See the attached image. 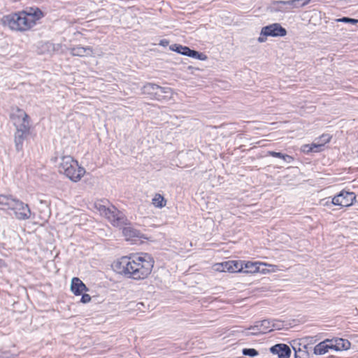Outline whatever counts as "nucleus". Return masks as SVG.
<instances>
[{
	"label": "nucleus",
	"mask_w": 358,
	"mask_h": 358,
	"mask_svg": "<svg viewBox=\"0 0 358 358\" xmlns=\"http://www.w3.org/2000/svg\"><path fill=\"white\" fill-rule=\"evenodd\" d=\"M59 171L73 182L79 181L85 173V169L71 156H63L59 165Z\"/></svg>",
	"instance_id": "3"
},
{
	"label": "nucleus",
	"mask_w": 358,
	"mask_h": 358,
	"mask_svg": "<svg viewBox=\"0 0 358 358\" xmlns=\"http://www.w3.org/2000/svg\"><path fill=\"white\" fill-rule=\"evenodd\" d=\"M333 341L332 350L336 351L346 350L350 348V343L343 338L331 339Z\"/></svg>",
	"instance_id": "19"
},
{
	"label": "nucleus",
	"mask_w": 358,
	"mask_h": 358,
	"mask_svg": "<svg viewBox=\"0 0 358 358\" xmlns=\"http://www.w3.org/2000/svg\"><path fill=\"white\" fill-rule=\"evenodd\" d=\"M270 351L273 355H277L278 358H289L291 355L290 348L284 343H279L272 346Z\"/></svg>",
	"instance_id": "11"
},
{
	"label": "nucleus",
	"mask_w": 358,
	"mask_h": 358,
	"mask_svg": "<svg viewBox=\"0 0 358 358\" xmlns=\"http://www.w3.org/2000/svg\"><path fill=\"white\" fill-rule=\"evenodd\" d=\"M122 233L126 237L127 240H129L132 238L141 237V232L131 227H126L123 228Z\"/></svg>",
	"instance_id": "23"
},
{
	"label": "nucleus",
	"mask_w": 358,
	"mask_h": 358,
	"mask_svg": "<svg viewBox=\"0 0 358 358\" xmlns=\"http://www.w3.org/2000/svg\"><path fill=\"white\" fill-rule=\"evenodd\" d=\"M91 301V296L88 294H83L82 295L80 301L83 303H88Z\"/></svg>",
	"instance_id": "33"
},
{
	"label": "nucleus",
	"mask_w": 358,
	"mask_h": 358,
	"mask_svg": "<svg viewBox=\"0 0 358 358\" xmlns=\"http://www.w3.org/2000/svg\"><path fill=\"white\" fill-rule=\"evenodd\" d=\"M268 155L269 156H271V157H273L281 158V159H282L284 161H285L287 162H290L291 161L293 160V158L291 156H289L288 155L282 154L281 152H275V151H268Z\"/></svg>",
	"instance_id": "27"
},
{
	"label": "nucleus",
	"mask_w": 358,
	"mask_h": 358,
	"mask_svg": "<svg viewBox=\"0 0 358 358\" xmlns=\"http://www.w3.org/2000/svg\"><path fill=\"white\" fill-rule=\"evenodd\" d=\"M271 321V331H273L275 329L280 330L283 328V324L282 323V322L275 320Z\"/></svg>",
	"instance_id": "31"
},
{
	"label": "nucleus",
	"mask_w": 358,
	"mask_h": 358,
	"mask_svg": "<svg viewBox=\"0 0 358 358\" xmlns=\"http://www.w3.org/2000/svg\"><path fill=\"white\" fill-rule=\"evenodd\" d=\"M29 132H24L22 131H16L15 133V144L17 151L22 150L23 142L29 136Z\"/></svg>",
	"instance_id": "20"
},
{
	"label": "nucleus",
	"mask_w": 358,
	"mask_h": 358,
	"mask_svg": "<svg viewBox=\"0 0 358 358\" xmlns=\"http://www.w3.org/2000/svg\"><path fill=\"white\" fill-rule=\"evenodd\" d=\"M15 200V199L11 196L0 195V208L3 210L10 209Z\"/></svg>",
	"instance_id": "22"
},
{
	"label": "nucleus",
	"mask_w": 358,
	"mask_h": 358,
	"mask_svg": "<svg viewBox=\"0 0 358 358\" xmlns=\"http://www.w3.org/2000/svg\"><path fill=\"white\" fill-rule=\"evenodd\" d=\"M188 48L189 47H187V46H183L182 45L176 44V43L173 44V45H170V47H169L171 50L176 52L182 55H186Z\"/></svg>",
	"instance_id": "25"
},
{
	"label": "nucleus",
	"mask_w": 358,
	"mask_h": 358,
	"mask_svg": "<svg viewBox=\"0 0 358 358\" xmlns=\"http://www.w3.org/2000/svg\"><path fill=\"white\" fill-rule=\"evenodd\" d=\"M43 17V13L38 8H30L27 10L5 15L1 21L4 26L12 30L24 31L31 29Z\"/></svg>",
	"instance_id": "2"
},
{
	"label": "nucleus",
	"mask_w": 358,
	"mask_h": 358,
	"mask_svg": "<svg viewBox=\"0 0 358 358\" xmlns=\"http://www.w3.org/2000/svg\"><path fill=\"white\" fill-rule=\"evenodd\" d=\"M222 271L230 273L241 272L243 270L242 264L236 261H228L221 264Z\"/></svg>",
	"instance_id": "17"
},
{
	"label": "nucleus",
	"mask_w": 358,
	"mask_h": 358,
	"mask_svg": "<svg viewBox=\"0 0 358 358\" xmlns=\"http://www.w3.org/2000/svg\"><path fill=\"white\" fill-rule=\"evenodd\" d=\"M245 268L247 269L245 271L246 273H256L259 271V267L257 263L248 262L245 264Z\"/></svg>",
	"instance_id": "28"
},
{
	"label": "nucleus",
	"mask_w": 358,
	"mask_h": 358,
	"mask_svg": "<svg viewBox=\"0 0 358 358\" xmlns=\"http://www.w3.org/2000/svg\"><path fill=\"white\" fill-rule=\"evenodd\" d=\"M287 34L286 29L278 23H273L262 27L261 35L268 36H284Z\"/></svg>",
	"instance_id": "9"
},
{
	"label": "nucleus",
	"mask_w": 358,
	"mask_h": 358,
	"mask_svg": "<svg viewBox=\"0 0 358 358\" xmlns=\"http://www.w3.org/2000/svg\"><path fill=\"white\" fill-rule=\"evenodd\" d=\"M114 226H120L124 224V217L115 206L108 207L103 215Z\"/></svg>",
	"instance_id": "10"
},
{
	"label": "nucleus",
	"mask_w": 358,
	"mask_h": 358,
	"mask_svg": "<svg viewBox=\"0 0 358 358\" xmlns=\"http://www.w3.org/2000/svg\"><path fill=\"white\" fill-rule=\"evenodd\" d=\"M242 352L243 355L248 356L250 357H255L259 355L258 351L254 348H244Z\"/></svg>",
	"instance_id": "29"
},
{
	"label": "nucleus",
	"mask_w": 358,
	"mask_h": 358,
	"mask_svg": "<svg viewBox=\"0 0 358 358\" xmlns=\"http://www.w3.org/2000/svg\"><path fill=\"white\" fill-rule=\"evenodd\" d=\"M331 136L328 134H322L317 143H313L310 145H306L305 148H308V152H318L322 151L324 145L330 141Z\"/></svg>",
	"instance_id": "12"
},
{
	"label": "nucleus",
	"mask_w": 358,
	"mask_h": 358,
	"mask_svg": "<svg viewBox=\"0 0 358 358\" xmlns=\"http://www.w3.org/2000/svg\"><path fill=\"white\" fill-rule=\"evenodd\" d=\"M10 210L13 211L15 217L20 220H28L31 215V212L29 206L16 199L11 206Z\"/></svg>",
	"instance_id": "7"
},
{
	"label": "nucleus",
	"mask_w": 358,
	"mask_h": 358,
	"mask_svg": "<svg viewBox=\"0 0 358 358\" xmlns=\"http://www.w3.org/2000/svg\"><path fill=\"white\" fill-rule=\"evenodd\" d=\"M155 99L158 101L169 100L172 96V90L170 87H164L158 85Z\"/></svg>",
	"instance_id": "18"
},
{
	"label": "nucleus",
	"mask_w": 358,
	"mask_h": 358,
	"mask_svg": "<svg viewBox=\"0 0 358 358\" xmlns=\"http://www.w3.org/2000/svg\"><path fill=\"white\" fill-rule=\"evenodd\" d=\"M71 289L76 295H80L83 291H87L88 289L83 281L78 278H73L71 280Z\"/></svg>",
	"instance_id": "16"
},
{
	"label": "nucleus",
	"mask_w": 358,
	"mask_h": 358,
	"mask_svg": "<svg viewBox=\"0 0 358 358\" xmlns=\"http://www.w3.org/2000/svg\"><path fill=\"white\" fill-rule=\"evenodd\" d=\"M159 44L163 47H166L167 45H169V41L166 39H162L160 41Z\"/></svg>",
	"instance_id": "34"
},
{
	"label": "nucleus",
	"mask_w": 358,
	"mask_h": 358,
	"mask_svg": "<svg viewBox=\"0 0 358 358\" xmlns=\"http://www.w3.org/2000/svg\"><path fill=\"white\" fill-rule=\"evenodd\" d=\"M335 20L338 22L351 23L353 24L358 23V20L350 18L348 17H343L341 18L336 19Z\"/></svg>",
	"instance_id": "30"
},
{
	"label": "nucleus",
	"mask_w": 358,
	"mask_h": 358,
	"mask_svg": "<svg viewBox=\"0 0 358 358\" xmlns=\"http://www.w3.org/2000/svg\"><path fill=\"white\" fill-rule=\"evenodd\" d=\"M152 203L155 207L162 208L166 206V200L160 194H156L152 200Z\"/></svg>",
	"instance_id": "24"
},
{
	"label": "nucleus",
	"mask_w": 358,
	"mask_h": 358,
	"mask_svg": "<svg viewBox=\"0 0 358 358\" xmlns=\"http://www.w3.org/2000/svg\"><path fill=\"white\" fill-rule=\"evenodd\" d=\"M294 351V358H309L310 354L307 344H302L297 341H294L292 345Z\"/></svg>",
	"instance_id": "13"
},
{
	"label": "nucleus",
	"mask_w": 358,
	"mask_h": 358,
	"mask_svg": "<svg viewBox=\"0 0 358 358\" xmlns=\"http://www.w3.org/2000/svg\"><path fill=\"white\" fill-rule=\"evenodd\" d=\"M70 53L73 56L84 57L92 55L93 50L91 47H83L81 45H76L69 48Z\"/></svg>",
	"instance_id": "15"
},
{
	"label": "nucleus",
	"mask_w": 358,
	"mask_h": 358,
	"mask_svg": "<svg viewBox=\"0 0 358 358\" xmlns=\"http://www.w3.org/2000/svg\"><path fill=\"white\" fill-rule=\"evenodd\" d=\"M310 0H288L278 1L273 3V8L275 11L289 12L292 8H299L308 5Z\"/></svg>",
	"instance_id": "5"
},
{
	"label": "nucleus",
	"mask_w": 358,
	"mask_h": 358,
	"mask_svg": "<svg viewBox=\"0 0 358 358\" xmlns=\"http://www.w3.org/2000/svg\"><path fill=\"white\" fill-rule=\"evenodd\" d=\"M154 259L148 253L131 257L124 256L112 264L115 271L134 280L148 278L154 266Z\"/></svg>",
	"instance_id": "1"
},
{
	"label": "nucleus",
	"mask_w": 358,
	"mask_h": 358,
	"mask_svg": "<svg viewBox=\"0 0 358 358\" xmlns=\"http://www.w3.org/2000/svg\"><path fill=\"white\" fill-rule=\"evenodd\" d=\"M246 330H248V328L246 329ZM252 331H257V329H250Z\"/></svg>",
	"instance_id": "36"
},
{
	"label": "nucleus",
	"mask_w": 358,
	"mask_h": 358,
	"mask_svg": "<svg viewBox=\"0 0 358 358\" xmlns=\"http://www.w3.org/2000/svg\"><path fill=\"white\" fill-rule=\"evenodd\" d=\"M267 36H264V35H261V34H260V36L258 38V39H257V40H258V41H259V43H264V42H265V41H266V37H267Z\"/></svg>",
	"instance_id": "35"
},
{
	"label": "nucleus",
	"mask_w": 358,
	"mask_h": 358,
	"mask_svg": "<svg viewBox=\"0 0 358 358\" xmlns=\"http://www.w3.org/2000/svg\"><path fill=\"white\" fill-rule=\"evenodd\" d=\"M158 89V85L154 83H148L143 85L142 87V93L144 94H148L150 96L152 99H155L157 90Z\"/></svg>",
	"instance_id": "21"
},
{
	"label": "nucleus",
	"mask_w": 358,
	"mask_h": 358,
	"mask_svg": "<svg viewBox=\"0 0 358 358\" xmlns=\"http://www.w3.org/2000/svg\"><path fill=\"white\" fill-rule=\"evenodd\" d=\"M356 201V194L352 192L342 190L331 199V203L341 207H349Z\"/></svg>",
	"instance_id": "6"
},
{
	"label": "nucleus",
	"mask_w": 358,
	"mask_h": 358,
	"mask_svg": "<svg viewBox=\"0 0 358 358\" xmlns=\"http://www.w3.org/2000/svg\"><path fill=\"white\" fill-rule=\"evenodd\" d=\"M271 322L270 320H264L257 321L254 325L250 326L248 329H257V331H243V334L246 336H257L260 334H265L271 331Z\"/></svg>",
	"instance_id": "8"
},
{
	"label": "nucleus",
	"mask_w": 358,
	"mask_h": 358,
	"mask_svg": "<svg viewBox=\"0 0 358 358\" xmlns=\"http://www.w3.org/2000/svg\"><path fill=\"white\" fill-rule=\"evenodd\" d=\"M16 131H22L30 133V118L29 115L22 110L16 108L15 111L10 114Z\"/></svg>",
	"instance_id": "4"
},
{
	"label": "nucleus",
	"mask_w": 358,
	"mask_h": 358,
	"mask_svg": "<svg viewBox=\"0 0 358 358\" xmlns=\"http://www.w3.org/2000/svg\"><path fill=\"white\" fill-rule=\"evenodd\" d=\"M333 341L331 339H326L314 347L313 352L316 355H322L332 350Z\"/></svg>",
	"instance_id": "14"
},
{
	"label": "nucleus",
	"mask_w": 358,
	"mask_h": 358,
	"mask_svg": "<svg viewBox=\"0 0 358 358\" xmlns=\"http://www.w3.org/2000/svg\"><path fill=\"white\" fill-rule=\"evenodd\" d=\"M95 206L101 215H103L108 208V207H106L101 203H96Z\"/></svg>",
	"instance_id": "32"
},
{
	"label": "nucleus",
	"mask_w": 358,
	"mask_h": 358,
	"mask_svg": "<svg viewBox=\"0 0 358 358\" xmlns=\"http://www.w3.org/2000/svg\"><path fill=\"white\" fill-rule=\"evenodd\" d=\"M185 56H188L189 57L198 59L200 60H204L206 59V56L204 54L194 50H191L189 48H188Z\"/></svg>",
	"instance_id": "26"
}]
</instances>
